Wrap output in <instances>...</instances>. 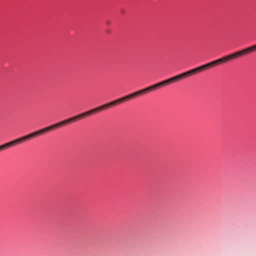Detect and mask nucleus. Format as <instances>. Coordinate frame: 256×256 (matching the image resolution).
I'll return each mask as SVG.
<instances>
[{"instance_id":"nucleus-4","label":"nucleus","mask_w":256,"mask_h":256,"mask_svg":"<svg viewBox=\"0 0 256 256\" xmlns=\"http://www.w3.org/2000/svg\"><path fill=\"white\" fill-rule=\"evenodd\" d=\"M210 68L209 65V63L197 67L184 73L180 74H179L180 78L181 80L184 79L187 77H188L190 76H192L198 72H202Z\"/></svg>"},{"instance_id":"nucleus-1","label":"nucleus","mask_w":256,"mask_h":256,"mask_svg":"<svg viewBox=\"0 0 256 256\" xmlns=\"http://www.w3.org/2000/svg\"><path fill=\"white\" fill-rule=\"evenodd\" d=\"M180 76L177 75L174 77L166 79L164 81L158 82L156 84L132 93L130 94L127 95L125 96L116 100H115L112 101L106 104L100 106L96 107L94 109L86 111L76 116H75L73 117L70 118H69L66 119L64 120L61 121L60 122V127L66 124L72 122H74V120H78L80 118H83L84 116H89L90 114H92L98 111L102 110L105 108H106L110 106H113L115 104H120L124 100H128L130 98H134V97L138 96L144 94L145 93L148 92L150 91L154 90L155 89L160 88L164 86H167L176 82L180 80Z\"/></svg>"},{"instance_id":"nucleus-2","label":"nucleus","mask_w":256,"mask_h":256,"mask_svg":"<svg viewBox=\"0 0 256 256\" xmlns=\"http://www.w3.org/2000/svg\"><path fill=\"white\" fill-rule=\"evenodd\" d=\"M256 50V44L250 46V48H246L243 50H240L238 52L234 53L232 54L229 55L226 57H224L216 60L212 61V62H209V65L210 68L213 67L216 65H218L220 63L226 62L228 60H232L238 57L242 56L251 52H252Z\"/></svg>"},{"instance_id":"nucleus-3","label":"nucleus","mask_w":256,"mask_h":256,"mask_svg":"<svg viewBox=\"0 0 256 256\" xmlns=\"http://www.w3.org/2000/svg\"><path fill=\"white\" fill-rule=\"evenodd\" d=\"M44 133V128L0 146V152Z\"/></svg>"}]
</instances>
